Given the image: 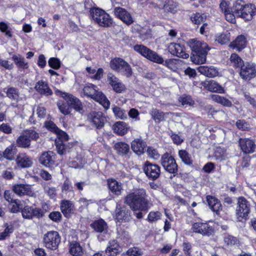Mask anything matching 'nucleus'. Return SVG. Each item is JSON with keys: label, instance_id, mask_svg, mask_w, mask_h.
<instances>
[{"label": "nucleus", "instance_id": "1", "mask_svg": "<svg viewBox=\"0 0 256 256\" xmlns=\"http://www.w3.org/2000/svg\"><path fill=\"white\" fill-rule=\"evenodd\" d=\"M146 196L145 190H134V192H130L125 196L124 202L134 212L147 211L148 209V201Z\"/></svg>", "mask_w": 256, "mask_h": 256}, {"label": "nucleus", "instance_id": "2", "mask_svg": "<svg viewBox=\"0 0 256 256\" xmlns=\"http://www.w3.org/2000/svg\"><path fill=\"white\" fill-rule=\"evenodd\" d=\"M188 44L192 51V60L198 64L205 62L208 52L210 50L208 44L194 38L190 40Z\"/></svg>", "mask_w": 256, "mask_h": 256}, {"label": "nucleus", "instance_id": "3", "mask_svg": "<svg viewBox=\"0 0 256 256\" xmlns=\"http://www.w3.org/2000/svg\"><path fill=\"white\" fill-rule=\"evenodd\" d=\"M55 93L64 98L66 102L62 101L58 102V106L62 113L66 115L70 113V105L76 111H80L82 110V105L80 100L72 94L56 90Z\"/></svg>", "mask_w": 256, "mask_h": 256}, {"label": "nucleus", "instance_id": "4", "mask_svg": "<svg viewBox=\"0 0 256 256\" xmlns=\"http://www.w3.org/2000/svg\"><path fill=\"white\" fill-rule=\"evenodd\" d=\"M90 12L92 20L100 26L108 28L113 26L112 18L104 10L92 8L90 9Z\"/></svg>", "mask_w": 256, "mask_h": 256}, {"label": "nucleus", "instance_id": "5", "mask_svg": "<svg viewBox=\"0 0 256 256\" xmlns=\"http://www.w3.org/2000/svg\"><path fill=\"white\" fill-rule=\"evenodd\" d=\"M95 86L92 84L85 86L83 88L84 94L98 102L105 108H108L110 105V101L102 92L97 90Z\"/></svg>", "mask_w": 256, "mask_h": 256}, {"label": "nucleus", "instance_id": "6", "mask_svg": "<svg viewBox=\"0 0 256 256\" xmlns=\"http://www.w3.org/2000/svg\"><path fill=\"white\" fill-rule=\"evenodd\" d=\"M240 78L249 81L256 77V64L252 62H245L239 70Z\"/></svg>", "mask_w": 256, "mask_h": 256}, {"label": "nucleus", "instance_id": "7", "mask_svg": "<svg viewBox=\"0 0 256 256\" xmlns=\"http://www.w3.org/2000/svg\"><path fill=\"white\" fill-rule=\"evenodd\" d=\"M60 242V236L56 231H50L44 236V246L52 250H56Z\"/></svg>", "mask_w": 256, "mask_h": 256}, {"label": "nucleus", "instance_id": "8", "mask_svg": "<svg viewBox=\"0 0 256 256\" xmlns=\"http://www.w3.org/2000/svg\"><path fill=\"white\" fill-rule=\"evenodd\" d=\"M250 209V205L249 202L243 197L239 198L236 208V216L238 220L240 222L243 218H247Z\"/></svg>", "mask_w": 256, "mask_h": 256}, {"label": "nucleus", "instance_id": "9", "mask_svg": "<svg viewBox=\"0 0 256 256\" xmlns=\"http://www.w3.org/2000/svg\"><path fill=\"white\" fill-rule=\"evenodd\" d=\"M160 163L166 172L170 174L177 172L178 165L175 159L169 154L166 153L162 156Z\"/></svg>", "mask_w": 256, "mask_h": 256}, {"label": "nucleus", "instance_id": "10", "mask_svg": "<svg viewBox=\"0 0 256 256\" xmlns=\"http://www.w3.org/2000/svg\"><path fill=\"white\" fill-rule=\"evenodd\" d=\"M24 218L32 219L36 218L40 219L44 216V212L40 208L33 206H26L22 210Z\"/></svg>", "mask_w": 256, "mask_h": 256}, {"label": "nucleus", "instance_id": "11", "mask_svg": "<svg viewBox=\"0 0 256 256\" xmlns=\"http://www.w3.org/2000/svg\"><path fill=\"white\" fill-rule=\"evenodd\" d=\"M107 82L117 93H121L126 89L124 84L112 73L108 74Z\"/></svg>", "mask_w": 256, "mask_h": 256}, {"label": "nucleus", "instance_id": "12", "mask_svg": "<svg viewBox=\"0 0 256 256\" xmlns=\"http://www.w3.org/2000/svg\"><path fill=\"white\" fill-rule=\"evenodd\" d=\"M144 170L146 176L152 180L157 179L160 176V167L156 164H152L146 162L144 166Z\"/></svg>", "mask_w": 256, "mask_h": 256}, {"label": "nucleus", "instance_id": "13", "mask_svg": "<svg viewBox=\"0 0 256 256\" xmlns=\"http://www.w3.org/2000/svg\"><path fill=\"white\" fill-rule=\"evenodd\" d=\"M114 14L127 25L133 23L134 20L130 12L121 7H116L114 10Z\"/></svg>", "mask_w": 256, "mask_h": 256}, {"label": "nucleus", "instance_id": "14", "mask_svg": "<svg viewBox=\"0 0 256 256\" xmlns=\"http://www.w3.org/2000/svg\"><path fill=\"white\" fill-rule=\"evenodd\" d=\"M90 122L93 126L100 130L104 128L106 120L102 112H98L91 114Z\"/></svg>", "mask_w": 256, "mask_h": 256}, {"label": "nucleus", "instance_id": "15", "mask_svg": "<svg viewBox=\"0 0 256 256\" xmlns=\"http://www.w3.org/2000/svg\"><path fill=\"white\" fill-rule=\"evenodd\" d=\"M168 52L172 55L182 58H187L189 54L185 51V48L179 44L170 43L168 47Z\"/></svg>", "mask_w": 256, "mask_h": 256}, {"label": "nucleus", "instance_id": "16", "mask_svg": "<svg viewBox=\"0 0 256 256\" xmlns=\"http://www.w3.org/2000/svg\"><path fill=\"white\" fill-rule=\"evenodd\" d=\"M192 230L194 232L206 236H210L214 232L213 228L206 223L196 222L192 225Z\"/></svg>", "mask_w": 256, "mask_h": 256}, {"label": "nucleus", "instance_id": "17", "mask_svg": "<svg viewBox=\"0 0 256 256\" xmlns=\"http://www.w3.org/2000/svg\"><path fill=\"white\" fill-rule=\"evenodd\" d=\"M116 219L120 222H126L130 221L131 218V211L124 206H117L116 210Z\"/></svg>", "mask_w": 256, "mask_h": 256}, {"label": "nucleus", "instance_id": "18", "mask_svg": "<svg viewBox=\"0 0 256 256\" xmlns=\"http://www.w3.org/2000/svg\"><path fill=\"white\" fill-rule=\"evenodd\" d=\"M239 145L242 151L246 154H251L255 152L256 145L254 142L249 138H240Z\"/></svg>", "mask_w": 256, "mask_h": 256}, {"label": "nucleus", "instance_id": "19", "mask_svg": "<svg viewBox=\"0 0 256 256\" xmlns=\"http://www.w3.org/2000/svg\"><path fill=\"white\" fill-rule=\"evenodd\" d=\"M55 154L52 151L43 152L39 158L40 162L48 168L52 167L54 164Z\"/></svg>", "mask_w": 256, "mask_h": 256}, {"label": "nucleus", "instance_id": "20", "mask_svg": "<svg viewBox=\"0 0 256 256\" xmlns=\"http://www.w3.org/2000/svg\"><path fill=\"white\" fill-rule=\"evenodd\" d=\"M18 166L22 168H28L32 166V158L26 153H20L16 158Z\"/></svg>", "mask_w": 256, "mask_h": 256}, {"label": "nucleus", "instance_id": "21", "mask_svg": "<svg viewBox=\"0 0 256 256\" xmlns=\"http://www.w3.org/2000/svg\"><path fill=\"white\" fill-rule=\"evenodd\" d=\"M34 88L40 94L49 96L52 94V92L48 86V82L42 80H39L36 83Z\"/></svg>", "mask_w": 256, "mask_h": 256}, {"label": "nucleus", "instance_id": "22", "mask_svg": "<svg viewBox=\"0 0 256 256\" xmlns=\"http://www.w3.org/2000/svg\"><path fill=\"white\" fill-rule=\"evenodd\" d=\"M256 13V8L254 5L246 4L238 17L242 18L246 20H250Z\"/></svg>", "mask_w": 256, "mask_h": 256}, {"label": "nucleus", "instance_id": "23", "mask_svg": "<svg viewBox=\"0 0 256 256\" xmlns=\"http://www.w3.org/2000/svg\"><path fill=\"white\" fill-rule=\"evenodd\" d=\"M56 146L58 153L60 155L66 154L69 153L73 146V144L65 142L60 140H56Z\"/></svg>", "mask_w": 256, "mask_h": 256}, {"label": "nucleus", "instance_id": "24", "mask_svg": "<svg viewBox=\"0 0 256 256\" xmlns=\"http://www.w3.org/2000/svg\"><path fill=\"white\" fill-rule=\"evenodd\" d=\"M245 62L237 54H232L228 60V64L234 69H240Z\"/></svg>", "mask_w": 256, "mask_h": 256}, {"label": "nucleus", "instance_id": "25", "mask_svg": "<svg viewBox=\"0 0 256 256\" xmlns=\"http://www.w3.org/2000/svg\"><path fill=\"white\" fill-rule=\"evenodd\" d=\"M32 186L28 184H16L12 186L14 192L18 196L28 194L31 192Z\"/></svg>", "mask_w": 256, "mask_h": 256}, {"label": "nucleus", "instance_id": "26", "mask_svg": "<svg viewBox=\"0 0 256 256\" xmlns=\"http://www.w3.org/2000/svg\"><path fill=\"white\" fill-rule=\"evenodd\" d=\"M246 40L245 36L243 35H240L238 36L236 40L230 44V46L231 48L240 52L246 47Z\"/></svg>", "mask_w": 256, "mask_h": 256}, {"label": "nucleus", "instance_id": "27", "mask_svg": "<svg viewBox=\"0 0 256 256\" xmlns=\"http://www.w3.org/2000/svg\"><path fill=\"white\" fill-rule=\"evenodd\" d=\"M198 70L201 74L210 78L214 77L218 74V70L213 66H200L198 67Z\"/></svg>", "mask_w": 256, "mask_h": 256}, {"label": "nucleus", "instance_id": "28", "mask_svg": "<svg viewBox=\"0 0 256 256\" xmlns=\"http://www.w3.org/2000/svg\"><path fill=\"white\" fill-rule=\"evenodd\" d=\"M60 210L65 216L69 217L74 212V206L70 200H62L60 204Z\"/></svg>", "mask_w": 256, "mask_h": 256}, {"label": "nucleus", "instance_id": "29", "mask_svg": "<svg viewBox=\"0 0 256 256\" xmlns=\"http://www.w3.org/2000/svg\"><path fill=\"white\" fill-rule=\"evenodd\" d=\"M204 86L210 92L220 94L224 93V88L214 80L206 81L204 82Z\"/></svg>", "mask_w": 256, "mask_h": 256}, {"label": "nucleus", "instance_id": "30", "mask_svg": "<svg viewBox=\"0 0 256 256\" xmlns=\"http://www.w3.org/2000/svg\"><path fill=\"white\" fill-rule=\"evenodd\" d=\"M206 200L210 208L217 214L222 210L220 202L214 197L211 196H206Z\"/></svg>", "mask_w": 256, "mask_h": 256}, {"label": "nucleus", "instance_id": "31", "mask_svg": "<svg viewBox=\"0 0 256 256\" xmlns=\"http://www.w3.org/2000/svg\"><path fill=\"white\" fill-rule=\"evenodd\" d=\"M120 248L115 240L109 242V245L106 250V253L108 256H116L120 252Z\"/></svg>", "mask_w": 256, "mask_h": 256}, {"label": "nucleus", "instance_id": "32", "mask_svg": "<svg viewBox=\"0 0 256 256\" xmlns=\"http://www.w3.org/2000/svg\"><path fill=\"white\" fill-rule=\"evenodd\" d=\"M108 184L110 190L116 195H120L122 190V184L114 179H108Z\"/></svg>", "mask_w": 256, "mask_h": 256}, {"label": "nucleus", "instance_id": "33", "mask_svg": "<svg viewBox=\"0 0 256 256\" xmlns=\"http://www.w3.org/2000/svg\"><path fill=\"white\" fill-rule=\"evenodd\" d=\"M146 144L140 139L134 140L131 143L132 150L137 154L140 155L144 153Z\"/></svg>", "mask_w": 256, "mask_h": 256}, {"label": "nucleus", "instance_id": "34", "mask_svg": "<svg viewBox=\"0 0 256 256\" xmlns=\"http://www.w3.org/2000/svg\"><path fill=\"white\" fill-rule=\"evenodd\" d=\"M114 148L120 156H126L130 152L129 146L124 142H116L114 144Z\"/></svg>", "mask_w": 256, "mask_h": 256}, {"label": "nucleus", "instance_id": "35", "mask_svg": "<svg viewBox=\"0 0 256 256\" xmlns=\"http://www.w3.org/2000/svg\"><path fill=\"white\" fill-rule=\"evenodd\" d=\"M91 227L98 232L106 233L108 231L106 223L102 219L96 220L90 224Z\"/></svg>", "mask_w": 256, "mask_h": 256}, {"label": "nucleus", "instance_id": "36", "mask_svg": "<svg viewBox=\"0 0 256 256\" xmlns=\"http://www.w3.org/2000/svg\"><path fill=\"white\" fill-rule=\"evenodd\" d=\"M114 132L118 135L122 136L125 134L128 130L126 123L123 122H118L113 126Z\"/></svg>", "mask_w": 256, "mask_h": 256}, {"label": "nucleus", "instance_id": "37", "mask_svg": "<svg viewBox=\"0 0 256 256\" xmlns=\"http://www.w3.org/2000/svg\"><path fill=\"white\" fill-rule=\"evenodd\" d=\"M70 252L73 256H82L83 252L82 248L78 242H72L70 245Z\"/></svg>", "mask_w": 256, "mask_h": 256}, {"label": "nucleus", "instance_id": "38", "mask_svg": "<svg viewBox=\"0 0 256 256\" xmlns=\"http://www.w3.org/2000/svg\"><path fill=\"white\" fill-rule=\"evenodd\" d=\"M125 62L126 61L123 59L116 58L111 60L110 62V67L112 70L117 72H120L123 66V63Z\"/></svg>", "mask_w": 256, "mask_h": 256}, {"label": "nucleus", "instance_id": "39", "mask_svg": "<svg viewBox=\"0 0 256 256\" xmlns=\"http://www.w3.org/2000/svg\"><path fill=\"white\" fill-rule=\"evenodd\" d=\"M178 156L184 164L188 166L192 164L193 160L192 156L186 150H180L178 151Z\"/></svg>", "mask_w": 256, "mask_h": 256}, {"label": "nucleus", "instance_id": "40", "mask_svg": "<svg viewBox=\"0 0 256 256\" xmlns=\"http://www.w3.org/2000/svg\"><path fill=\"white\" fill-rule=\"evenodd\" d=\"M246 4H245V2L242 0H236L234 2L231 10H232V12H234L236 16L238 17L244 8Z\"/></svg>", "mask_w": 256, "mask_h": 256}, {"label": "nucleus", "instance_id": "41", "mask_svg": "<svg viewBox=\"0 0 256 256\" xmlns=\"http://www.w3.org/2000/svg\"><path fill=\"white\" fill-rule=\"evenodd\" d=\"M146 58L152 62L159 64H162L164 62V59L161 56L150 49L146 54Z\"/></svg>", "mask_w": 256, "mask_h": 256}, {"label": "nucleus", "instance_id": "42", "mask_svg": "<svg viewBox=\"0 0 256 256\" xmlns=\"http://www.w3.org/2000/svg\"><path fill=\"white\" fill-rule=\"evenodd\" d=\"M16 142L18 146L23 148H28L30 144V140L26 134L20 136Z\"/></svg>", "mask_w": 256, "mask_h": 256}, {"label": "nucleus", "instance_id": "43", "mask_svg": "<svg viewBox=\"0 0 256 256\" xmlns=\"http://www.w3.org/2000/svg\"><path fill=\"white\" fill-rule=\"evenodd\" d=\"M16 66L20 68L26 69L28 67V63L26 62L24 57L20 55H14L12 57Z\"/></svg>", "mask_w": 256, "mask_h": 256}, {"label": "nucleus", "instance_id": "44", "mask_svg": "<svg viewBox=\"0 0 256 256\" xmlns=\"http://www.w3.org/2000/svg\"><path fill=\"white\" fill-rule=\"evenodd\" d=\"M230 33L228 31L216 35V41L221 44H226L230 41Z\"/></svg>", "mask_w": 256, "mask_h": 256}, {"label": "nucleus", "instance_id": "45", "mask_svg": "<svg viewBox=\"0 0 256 256\" xmlns=\"http://www.w3.org/2000/svg\"><path fill=\"white\" fill-rule=\"evenodd\" d=\"M3 152L4 158L9 160H14V154H16V147L13 145H10L6 148Z\"/></svg>", "mask_w": 256, "mask_h": 256}, {"label": "nucleus", "instance_id": "46", "mask_svg": "<svg viewBox=\"0 0 256 256\" xmlns=\"http://www.w3.org/2000/svg\"><path fill=\"white\" fill-rule=\"evenodd\" d=\"M6 96L12 100L17 102L19 98V92L18 89L14 87H9L6 92Z\"/></svg>", "mask_w": 256, "mask_h": 256}, {"label": "nucleus", "instance_id": "47", "mask_svg": "<svg viewBox=\"0 0 256 256\" xmlns=\"http://www.w3.org/2000/svg\"><path fill=\"white\" fill-rule=\"evenodd\" d=\"M150 114L156 122H160L164 119V114L157 109H152Z\"/></svg>", "mask_w": 256, "mask_h": 256}, {"label": "nucleus", "instance_id": "48", "mask_svg": "<svg viewBox=\"0 0 256 256\" xmlns=\"http://www.w3.org/2000/svg\"><path fill=\"white\" fill-rule=\"evenodd\" d=\"M180 60L176 59L167 60L165 61L164 65L174 72L176 71L178 68Z\"/></svg>", "mask_w": 256, "mask_h": 256}, {"label": "nucleus", "instance_id": "49", "mask_svg": "<svg viewBox=\"0 0 256 256\" xmlns=\"http://www.w3.org/2000/svg\"><path fill=\"white\" fill-rule=\"evenodd\" d=\"M212 98L215 102L220 104L224 106L230 107L232 106V103L230 100L224 97L220 96L218 95H214Z\"/></svg>", "mask_w": 256, "mask_h": 256}, {"label": "nucleus", "instance_id": "50", "mask_svg": "<svg viewBox=\"0 0 256 256\" xmlns=\"http://www.w3.org/2000/svg\"><path fill=\"white\" fill-rule=\"evenodd\" d=\"M120 72H122V75L126 78H130L132 74V68L126 62L123 63V66Z\"/></svg>", "mask_w": 256, "mask_h": 256}, {"label": "nucleus", "instance_id": "51", "mask_svg": "<svg viewBox=\"0 0 256 256\" xmlns=\"http://www.w3.org/2000/svg\"><path fill=\"white\" fill-rule=\"evenodd\" d=\"M166 7L164 10L166 12L174 13L176 12L177 4L172 0H168L166 3Z\"/></svg>", "mask_w": 256, "mask_h": 256}, {"label": "nucleus", "instance_id": "52", "mask_svg": "<svg viewBox=\"0 0 256 256\" xmlns=\"http://www.w3.org/2000/svg\"><path fill=\"white\" fill-rule=\"evenodd\" d=\"M178 100L184 106H192L194 104V102L191 96H182L179 98Z\"/></svg>", "mask_w": 256, "mask_h": 256}, {"label": "nucleus", "instance_id": "53", "mask_svg": "<svg viewBox=\"0 0 256 256\" xmlns=\"http://www.w3.org/2000/svg\"><path fill=\"white\" fill-rule=\"evenodd\" d=\"M134 49L145 58L150 50V48L142 44H136L134 46Z\"/></svg>", "mask_w": 256, "mask_h": 256}, {"label": "nucleus", "instance_id": "54", "mask_svg": "<svg viewBox=\"0 0 256 256\" xmlns=\"http://www.w3.org/2000/svg\"><path fill=\"white\" fill-rule=\"evenodd\" d=\"M128 256H140L143 254V251L138 247L130 248L126 252Z\"/></svg>", "mask_w": 256, "mask_h": 256}, {"label": "nucleus", "instance_id": "55", "mask_svg": "<svg viewBox=\"0 0 256 256\" xmlns=\"http://www.w3.org/2000/svg\"><path fill=\"white\" fill-rule=\"evenodd\" d=\"M112 111L114 114V115L120 118L124 119V118H126V114L125 112V111L120 107L117 106H114L112 108Z\"/></svg>", "mask_w": 256, "mask_h": 256}, {"label": "nucleus", "instance_id": "56", "mask_svg": "<svg viewBox=\"0 0 256 256\" xmlns=\"http://www.w3.org/2000/svg\"><path fill=\"white\" fill-rule=\"evenodd\" d=\"M147 153L150 158L155 160H158L160 157V154L158 152V150L152 147H149L148 148Z\"/></svg>", "mask_w": 256, "mask_h": 256}, {"label": "nucleus", "instance_id": "57", "mask_svg": "<svg viewBox=\"0 0 256 256\" xmlns=\"http://www.w3.org/2000/svg\"><path fill=\"white\" fill-rule=\"evenodd\" d=\"M205 20V18L202 16L199 13L194 14L191 16V20L193 23L195 24H200L202 22Z\"/></svg>", "mask_w": 256, "mask_h": 256}, {"label": "nucleus", "instance_id": "58", "mask_svg": "<svg viewBox=\"0 0 256 256\" xmlns=\"http://www.w3.org/2000/svg\"><path fill=\"white\" fill-rule=\"evenodd\" d=\"M48 64L51 68L56 70L60 68V62L57 58H51L48 60Z\"/></svg>", "mask_w": 256, "mask_h": 256}, {"label": "nucleus", "instance_id": "59", "mask_svg": "<svg viewBox=\"0 0 256 256\" xmlns=\"http://www.w3.org/2000/svg\"><path fill=\"white\" fill-rule=\"evenodd\" d=\"M161 215L159 212H151L149 213L148 218L150 222H156L160 218Z\"/></svg>", "mask_w": 256, "mask_h": 256}, {"label": "nucleus", "instance_id": "60", "mask_svg": "<svg viewBox=\"0 0 256 256\" xmlns=\"http://www.w3.org/2000/svg\"><path fill=\"white\" fill-rule=\"evenodd\" d=\"M224 16L226 18V20L231 23H234L236 22V16L232 12V10H228L227 12H226L224 14Z\"/></svg>", "mask_w": 256, "mask_h": 256}, {"label": "nucleus", "instance_id": "61", "mask_svg": "<svg viewBox=\"0 0 256 256\" xmlns=\"http://www.w3.org/2000/svg\"><path fill=\"white\" fill-rule=\"evenodd\" d=\"M224 242L228 246H233L237 243L238 240L232 236L228 235L224 237Z\"/></svg>", "mask_w": 256, "mask_h": 256}, {"label": "nucleus", "instance_id": "62", "mask_svg": "<svg viewBox=\"0 0 256 256\" xmlns=\"http://www.w3.org/2000/svg\"><path fill=\"white\" fill-rule=\"evenodd\" d=\"M8 26L4 22H0V30L5 33V35L9 38L12 37L11 32L8 30Z\"/></svg>", "mask_w": 256, "mask_h": 256}, {"label": "nucleus", "instance_id": "63", "mask_svg": "<svg viewBox=\"0 0 256 256\" xmlns=\"http://www.w3.org/2000/svg\"><path fill=\"white\" fill-rule=\"evenodd\" d=\"M56 133L58 134V138L56 139V140H60V141H63L64 142H67L68 136L66 132L58 129V132H56Z\"/></svg>", "mask_w": 256, "mask_h": 256}, {"label": "nucleus", "instance_id": "64", "mask_svg": "<svg viewBox=\"0 0 256 256\" xmlns=\"http://www.w3.org/2000/svg\"><path fill=\"white\" fill-rule=\"evenodd\" d=\"M45 127L48 130L52 132H57L58 128L52 121H46L44 122Z\"/></svg>", "mask_w": 256, "mask_h": 256}]
</instances>
